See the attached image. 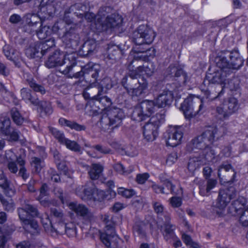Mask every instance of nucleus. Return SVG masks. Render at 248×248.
Listing matches in <instances>:
<instances>
[{"mask_svg":"<svg viewBox=\"0 0 248 248\" xmlns=\"http://www.w3.org/2000/svg\"><path fill=\"white\" fill-rule=\"evenodd\" d=\"M0 201L5 210L12 212L14 210L15 205L12 199H9L7 200L2 195H0Z\"/></svg>","mask_w":248,"mask_h":248,"instance_id":"5fc2aeb1","label":"nucleus"},{"mask_svg":"<svg viewBox=\"0 0 248 248\" xmlns=\"http://www.w3.org/2000/svg\"><path fill=\"white\" fill-rule=\"evenodd\" d=\"M11 123L9 118H5L3 120H0V132L4 135H8L10 133L9 128Z\"/></svg>","mask_w":248,"mask_h":248,"instance_id":"864d4df0","label":"nucleus"},{"mask_svg":"<svg viewBox=\"0 0 248 248\" xmlns=\"http://www.w3.org/2000/svg\"><path fill=\"white\" fill-rule=\"evenodd\" d=\"M114 169L118 172L124 175H127L131 173L133 170V168L125 170V168L121 163H117L114 165Z\"/></svg>","mask_w":248,"mask_h":248,"instance_id":"0e129e2a","label":"nucleus"},{"mask_svg":"<svg viewBox=\"0 0 248 248\" xmlns=\"http://www.w3.org/2000/svg\"><path fill=\"white\" fill-rule=\"evenodd\" d=\"M103 167L99 164H93L88 171V174L92 180H97L101 176Z\"/></svg>","mask_w":248,"mask_h":248,"instance_id":"4c0bfd02","label":"nucleus"},{"mask_svg":"<svg viewBox=\"0 0 248 248\" xmlns=\"http://www.w3.org/2000/svg\"><path fill=\"white\" fill-rule=\"evenodd\" d=\"M148 84L147 81L143 78H141L137 84L138 86H135L131 90H129L128 94L132 97H140L145 93Z\"/></svg>","mask_w":248,"mask_h":248,"instance_id":"c85d7f7f","label":"nucleus"},{"mask_svg":"<svg viewBox=\"0 0 248 248\" xmlns=\"http://www.w3.org/2000/svg\"><path fill=\"white\" fill-rule=\"evenodd\" d=\"M37 103L35 106H37L38 111L40 114H43L45 115L51 114L53 112L51 103L49 102L46 101H39L37 100Z\"/></svg>","mask_w":248,"mask_h":248,"instance_id":"c9c22d12","label":"nucleus"},{"mask_svg":"<svg viewBox=\"0 0 248 248\" xmlns=\"http://www.w3.org/2000/svg\"><path fill=\"white\" fill-rule=\"evenodd\" d=\"M96 42L93 39L86 41L78 51L79 55L86 57L93 55L96 49Z\"/></svg>","mask_w":248,"mask_h":248,"instance_id":"4be33fe9","label":"nucleus"},{"mask_svg":"<svg viewBox=\"0 0 248 248\" xmlns=\"http://www.w3.org/2000/svg\"><path fill=\"white\" fill-rule=\"evenodd\" d=\"M201 164V160L198 157H193L190 159L187 168L190 171H194L198 168Z\"/></svg>","mask_w":248,"mask_h":248,"instance_id":"bf43d9fd","label":"nucleus"},{"mask_svg":"<svg viewBox=\"0 0 248 248\" xmlns=\"http://www.w3.org/2000/svg\"><path fill=\"white\" fill-rule=\"evenodd\" d=\"M167 73L171 77L176 78V80H178L180 85L185 84L187 76L181 68L171 65L167 68Z\"/></svg>","mask_w":248,"mask_h":248,"instance_id":"412c9836","label":"nucleus"},{"mask_svg":"<svg viewBox=\"0 0 248 248\" xmlns=\"http://www.w3.org/2000/svg\"><path fill=\"white\" fill-rule=\"evenodd\" d=\"M238 191L233 186L220 189L217 199L216 206L221 209L225 208L231 200L236 198Z\"/></svg>","mask_w":248,"mask_h":248,"instance_id":"4468645a","label":"nucleus"},{"mask_svg":"<svg viewBox=\"0 0 248 248\" xmlns=\"http://www.w3.org/2000/svg\"><path fill=\"white\" fill-rule=\"evenodd\" d=\"M54 229L52 233V236L56 237L58 235H62L64 233L66 229V224L63 222H59L54 225Z\"/></svg>","mask_w":248,"mask_h":248,"instance_id":"3c124183","label":"nucleus"},{"mask_svg":"<svg viewBox=\"0 0 248 248\" xmlns=\"http://www.w3.org/2000/svg\"><path fill=\"white\" fill-rule=\"evenodd\" d=\"M107 58L112 62L120 59L124 54V50L120 46L109 44L107 48Z\"/></svg>","mask_w":248,"mask_h":248,"instance_id":"bb28decb","label":"nucleus"},{"mask_svg":"<svg viewBox=\"0 0 248 248\" xmlns=\"http://www.w3.org/2000/svg\"><path fill=\"white\" fill-rule=\"evenodd\" d=\"M183 132L181 128H173L168 133L167 144L171 147L179 145L183 138Z\"/></svg>","mask_w":248,"mask_h":248,"instance_id":"b1692460","label":"nucleus"},{"mask_svg":"<svg viewBox=\"0 0 248 248\" xmlns=\"http://www.w3.org/2000/svg\"><path fill=\"white\" fill-rule=\"evenodd\" d=\"M203 104L202 99L193 95H189L185 99L181 106V109L185 117L190 119L202 113Z\"/></svg>","mask_w":248,"mask_h":248,"instance_id":"423d86ee","label":"nucleus"},{"mask_svg":"<svg viewBox=\"0 0 248 248\" xmlns=\"http://www.w3.org/2000/svg\"><path fill=\"white\" fill-rule=\"evenodd\" d=\"M99 86H101L104 91L107 92L108 90L111 89L114 86V82L112 79L108 77L103 78L100 82H98Z\"/></svg>","mask_w":248,"mask_h":248,"instance_id":"603ef678","label":"nucleus"},{"mask_svg":"<svg viewBox=\"0 0 248 248\" xmlns=\"http://www.w3.org/2000/svg\"><path fill=\"white\" fill-rule=\"evenodd\" d=\"M16 157L14 154L9 151L6 154V157L7 160V167L9 170L13 173H16L18 171V168L15 162V159L13 157Z\"/></svg>","mask_w":248,"mask_h":248,"instance_id":"58836bf2","label":"nucleus"},{"mask_svg":"<svg viewBox=\"0 0 248 248\" xmlns=\"http://www.w3.org/2000/svg\"><path fill=\"white\" fill-rule=\"evenodd\" d=\"M26 82L34 92H39L42 94L46 93V90L44 86L36 83L32 78H27Z\"/></svg>","mask_w":248,"mask_h":248,"instance_id":"de8ad7c7","label":"nucleus"},{"mask_svg":"<svg viewBox=\"0 0 248 248\" xmlns=\"http://www.w3.org/2000/svg\"><path fill=\"white\" fill-rule=\"evenodd\" d=\"M48 52L49 56L45 62V66L48 68H53L58 66L65 65L64 69H61L60 72L69 78H80L85 75L87 78L91 75L96 79L100 71L99 65L95 64L92 66L86 65L78 72H74L73 68L77 65L76 57L73 54L65 55L60 50H55L53 52Z\"/></svg>","mask_w":248,"mask_h":248,"instance_id":"f257e3e1","label":"nucleus"},{"mask_svg":"<svg viewBox=\"0 0 248 248\" xmlns=\"http://www.w3.org/2000/svg\"><path fill=\"white\" fill-rule=\"evenodd\" d=\"M42 21L37 14H27L23 18L22 28L25 32L29 33L34 32L42 26Z\"/></svg>","mask_w":248,"mask_h":248,"instance_id":"f3484780","label":"nucleus"},{"mask_svg":"<svg viewBox=\"0 0 248 248\" xmlns=\"http://www.w3.org/2000/svg\"><path fill=\"white\" fill-rule=\"evenodd\" d=\"M165 121L164 113H156L143 127L144 138L148 141L154 140L157 136V129Z\"/></svg>","mask_w":248,"mask_h":248,"instance_id":"1a4fd4ad","label":"nucleus"},{"mask_svg":"<svg viewBox=\"0 0 248 248\" xmlns=\"http://www.w3.org/2000/svg\"><path fill=\"white\" fill-rule=\"evenodd\" d=\"M99 66H100L99 65ZM100 67V71L96 79L93 78L91 75L88 76L89 77L87 78L86 77L85 75L82 76V77H84L86 79H89L90 77L93 79V83L86 88L83 92V95L86 99H91V100L96 101L100 98V96L107 93L106 91H104L101 86H99L97 82V79L99 77V74L101 72V67ZM80 78H81V77Z\"/></svg>","mask_w":248,"mask_h":248,"instance_id":"ddd939ff","label":"nucleus"},{"mask_svg":"<svg viewBox=\"0 0 248 248\" xmlns=\"http://www.w3.org/2000/svg\"><path fill=\"white\" fill-rule=\"evenodd\" d=\"M95 189L91 187L84 188L83 187H78L76 190V192L78 195L81 197L82 200L93 198V195L95 193Z\"/></svg>","mask_w":248,"mask_h":248,"instance_id":"e433bc0d","label":"nucleus"},{"mask_svg":"<svg viewBox=\"0 0 248 248\" xmlns=\"http://www.w3.org/2000/svg\"><path fill=\"white\" fill-rule=\"evenodd\" d=\"M163 221L165 222L163 235L165 240L167 241L170 239L174 240L175 235L173 231L175 227L170 222V216L169 214H166L165 215V219Z\"/></svg>","mask_w":248,"mask_h":248,"instance_id":"c756f323","label":"nucleus"},{"mask_svg":"<svg viewBox=\"0 0 248 248\" xmlns=\"http://www.w3.org/2000/svg\"><path fill=\"white\" fill-rule=\"evenodd\" d=\"M59 124L63 126H67L72 130L77 132L85 131L86 126L84 124H80L74 121L67 120L64 118H60L59 120Z\"/></svg>","mask_w":248,"mask_h":248,"instance_id":"7c9ffc66","label":"nucleus"},{"mask_svg":"<svg viewBox=\"0 0 248 248\" xmlns=\"http://www.w3.org/2000/svg\"><path fill=\"white\" fill-rule=\"evenodd\" d=\"M87 7L85 4L78 3L71 5L66 11V13H73L79 18H83V13L86 12Z\"/></svg>","mask_w":248,"mask_h":248,"instance_id":"f704fd0d","label":"nucleus"},{"mask_svg":"<svg viewBox=\"0 0 248 248\" xmlns=\"http://www.w3.org/2000/svg\"><path fill=\"white\" fill-rule=\"evenodd\" d=\"M155 106L156 105L154 100H145L142 101L134 108L132 118L138 122L145 120L154 112Z\"/></svg>","mask_w":248,"mask_h":248,"instance_id":"9d476101","label":"nucleus"},{"mask_svg":"<svg viewBox=\"0 0 248 248\" xmlns=\"http://www.w3.org/2000/svg\"><path fill=\"white\" fill-rule=\"evenodd\" d=\"M53 192L56 197L58 198L62 204L67 202V195L64 193L63 190L58 187H55L53 189Z\"/></svg>","mask_w":248,"mask_h":248,"instance_id":"4d7b16f0","label":"nucleus"},{"mask_svg":"<svg viewBox=\"0 0 248 248\" xmlns=\"http://www.w3.org/2000/svg\"><path fill=\"white\" fill-rule=\"evenodd\" d=\"M236 172L230 164L222 163L218 170V176L222 180L233 181Z\"/></svg>","mask_w":248,"mask_h":248,"instance_id":"aec40b11","label":"nucleus"},{"mask_svg":"<svg viewBox=\"0 0 248 248\" xmlns=\"http://www.w3.org/2000/svg\"><path fill=\"white\" fill-rule=\"evenodd\" d=\"M20 94L22 99L26 102H29L33 106L37 104L38 98L35 93L30 89L27 88H22L20 90Z\"/></svg>","mask_w":248,"mask_h":248,"instance_id":"473e14b6","label":"nucleus"},{"mask_svg":"<svg viewBox=\"0 0 248 248\" xmlns=\"http://www.w3.org/2000/svg\"><path fill=\"white\" fill-rule=\"evenodd\" d=\"M62 144L64 145L67 148L72 151L77 153L81 152L80 146L74 140H71L66 138Z\"/></svg>","mask_w":248,"mask_h":248,"instance_id":"49530a36","label":"nucleus"},{"mask_svg":"<svg viewBox=\"0 0 248 248\" xmlns=\"http://www.w3.org/2000/svg\"><path fill=\"white\" fill-rule=\"evenodd\" d=\"M107 7H103L98 12V17L95 22L96 30L98 31H107L108 29H115L121 26L123 22V18L121 16L117 14H112L108 16L105 18V14L104 11H106Z\"/></svg>","mask_w":248,"mask_h":248,"instance_id":"39448f33","label":"nucleus"},{"mask_svg":"<svg viewBox=\"0 0 248 248\" xmlns=\"http://www.w3.org/2000/svg\"><path fill=\"white\" fill-rule=\"evenodd\" d=\"M55 46L54 40L49 39L44 42H39L31 45L26 50V55L30 58H41L49 52Z\"/></svg>","mask_w":248,"mask_h":248,"instance_id":"6e6552de","label":"nucleus"},{"mask_svg":"<svg viewBox=\"0 0 248 248\" xmlns=\"http://www.w3.org/2000/svg\"><path fill=\"white\" fill-rule=\"evenodd\" d=\"M247 203L246 199L244 197H239L232 201L229 206V211L232 216H240L243 210V207Z\"/></svg>","mask_w":248,"mask_h":248,"instance_id":"393cba45","label":"nucleus"},{"mask_svg":"<svg viewBox=\"0 0 248 248\" xmlns=\"http://www.w3.org/2000/svg\"><path fill=\"white\" fill-rule=\"evenodd\" d=\"M80 39L78 27L75 25L67 28L61 38L65 48L71 49L69 51L70 54H73L76 50Z\"/></svg>","mask_w":248,"mask_h":248,"instance_id":"9b49d317","label":"nucleus"},{"mask_svg":"<svg viewBox=\"0 0 248 248\" xmlns=\"http://www.w3.org/2000/svg\"><path fill=\"white\" fill-rule=\"evenodd\" d=\"M64 233H66L69 237L76 236L77 231L75 224L72 222L66 223V229Z\"/></svg>","mask_w":248,"mask_h":248,"instance_id":"13d9d810","label":"nucleus"},{"mask_svg":"<svg viewBox=\"0 0 248 248\" xmlns=\"http://www.w3.org/2000/svg\"><path fill=\"white\" fill-rule=\"evenodd\" d=\"M155 37L154 31L146 25H140L132 33V39L135 44H150Z\"/></svg>","mask_w":248,"mask_h":248,"instance_id":"f8f14e48","label":"nucleus"},{"mask_svg":"<svg viewBox=\"0 0 248 248\" xmlns=\"http://www.w3.org/2000/svg\"><path fill=\"white\" fill-rule=\"evenodd\" d=\"M48 129L49 132L58 140V142L62 144L66 139L63 132L51 126H49Z\"/></svg>","mask_w":248,"mask_h":248,"instance_id":"8fccbe9b","label":"nucleus"},{"mask_svg":"<svg viewBox=\"0 0 248 248\" xmlns=\"http://www.w3.org/2000/svg\"><path fill=\"white\" fill-rule=\"evenodd\" d=\"M152 204L154 211L157 214L158 217L164 220L165 219V215L168 213L164 211L163 205L161 203L156 202H153Z\"/></svg>","mask_w":248,"mask_h":248,"instance_id":"09e8293b","label":"nucleus"},{"mask_svg":"<svg viewBox=\"0 0 248 248\" xmlns=\"http://www.w3.org/2000/svg\"><path fill=\"white\" fill-rule=\"evenodd\" d=\"M118 193L126 198H129L135 195V193L133 189H125L124 187L118 188Z\"/></svg>","mask_w":248,"mask_h":248,"instance_id":"680f3d73","label":"nucleus"},{"mask_svg":"<svg viewBox=\"0 0 248 248\" xmlns=\"http://www.w3.org/2000/svg\"><path fill=\"white\" fill-rule=\"evenodd\" d=\"M19 219L23 224L29 225L31 228L34 230H37L38 227L37 221L32 218H19Z\"/></svg>","mask_w":248,"mask_h":248,"instance_id":"338daca9","label":"nucleus"},{"mask_svg":"<svg viewBox=\"0 0 248 248\" xmlns=\"http://www.w3.org/2000/svg\"><path fill=\"white\" fill-rule=\"evenodd\" d=\"M3 235L0 236V248H4L5 244L9 239V235L13 232L14 230L9 227L7 229L3 228L0 231Z\"/></svg>","mask_w":248,"mask_h":248,"instance_id":"a18cd8bd","label":"nucleus"},{"mask_svg":"<svg viewBox=\"0 0 248 248\" xmlns=\"http://www.w3.org/2000/svg\"><path fill=\"white\" fill-rule=\"evenodd\" d=\"M225 88L229 89L232 94H240V81L237 78L233 77L232 78H227Z\"/></svg>","mask_w":248,"mask_h":248,"instance_id":"72a5a7b5","label":"nucleus"},{"mask_svg":"<svg viewBox=\"0 0 248 248\" xmlns=\"http://www.w3.org/2000/svg\"><path fill=\"white\" fill-rule=\"evenodd\" d=\"M203 159H204L205 162L209 163L212 162L215 157V154L214 151L211 149L209 146L204 148L202 149Z\"/></svg>","mask_w":248,"mask_h":248,"instance_id":"c03bdc74","label":"nucleus"},{"mask_svg":"<svg viewBox=\"0 0 248 248\" xmlns=\"http://www.w3.org/2000/svg\"><path fill=\"white\" fill-rule=\"evenodd\" d=\"M215 69L213 72L209 69L203 83L204 85L209 84V87L215 88V92L218 97H221L225 92L226 81L228 77L232 73L231 70H227L225 68L218 67Z\"/></svg>","mask_w":248,"mask_h":248,"instance_id":"f03ea898","label":"nucleus"},{"mask_svg":"<svg viewBox=\"0 0 248 248\" xmlns=\"http://www.w3.org/2000/svg\"><path fill=\"white\" fill-rule=\"evenodd\" d=\"M135 73H129L128 75H125L121 80L122 86L126 90L128 93V91L131 90L133 88L137 85L140 79H138L140 75Z\"/></svg>","mask_w":248,"mask_h":248,"instance_id":"5701e85b","label":"nucleus"},{"mask_svg":"<svg viewBox=\"0 0 248 248\" xmlns=\"http://www.w3.org/2000/svg\"><path fill=\"white\" fill-rule=\"evenodd\" d=\"M38 16L40 17V19L43 21L46 19H48L53 14L54 10L52 5H48L46 7H39Z\"/></svg>","mask_w":248,"mask_h":248,"instance_id":"a19ab883","label":"nucleus"},{"mask_svg":"<svg viewBox=\"0 0 248 248\" xmlns=\"http://www.w3.org/2000/svg\"><path fill=\"white\" fill-rule=\"evenodd\" d=\"M105 233L100 234V239L108 248H122L117 244L111 241V238H115L117 235L115 233L114 224L113 222L106 224Z\"/></svg>","mask_w":248,"mask_h":248,"instance_id":"a211bd4d","label":"nucleus"},{"mask_svg":"<svg viewBox=\"0 0 248 248\" xmlns=\"http://www.w3.org/2000/svg\"><path fill=\"white\" fill-rule=\"evenodd\" d=\"M50 216L60 220H62L64 217L63 211L60 208L56 207L50 208Z\"/></svg>","mask_w":248,"mask_h":248,"instance_id":"052dcab7","label":"nucleus"},{"mask_svg":"<svg viewBox=\"0 0 248 248\" xmlns=\"http://www.w3.org/2000/svg\"><path fill=\"white\" fill-rule=\"evenodd\" d=\"M69 28V25H66V23L64 21H59L55 23L51 30L52 31L57 33L61 39L62 36L65 33V30Z\"/></svg>","mask_w":248,"mask_h":248,"instance_id":"ea45409f","label":"nucleus"},{"mask_svg":"<svg viewBox=\"0 0 248 248\" xmlns=\"http://www.w3.org/2000/svg\"><path fill=\"white\" fill-rule=\"evenodd\" d=\"M51 28L49 26H44L40 27V29L38 30L37 29L34 31L35 34L38 36V38L40 40H44L47 37L50 35L51 33Z\"/></svg>","mask_w":248,"mask_h":248,"instance_id":"37998d69","label":"nucleus"},{"mask_svg":"<svg viewBox=\"0 0 248 248\" xmlns=\"http://www.w3.org/2000/svg\"><path fill=\"white\" fill-rule=\"evenodd\" d=\"M221 136L218 134V129L216 127L209 126L202 134L192 139L187 145V150L192 151L194 149H202L212 144Z\"/></svg>","mask_w":248,"mask_h":248,"instance_id":"7ed1b4c3","label":"nucleus"},{"mask_svg":"<svg viewBox=\"0 0 248 248\" xmlns=\"http://www.w3.org/2000/svg\"><path fill=\"white\" fill-rule=\"evenodd\" d=\"M239 221L243 226H248V207L243 211L240 216Z\"/></svg>","mask_w":248,"mask_h":248,"instance_id":"774afa93","label":"nucleus"},{"mask_svg":"<svg viewBox=\"0 0 248 248\" xmlns=\"http://www.w3.org/2000/svg\"><path fill=\"white\" fill-rule=\"evenodd\" d=\"M173 97L171 93H164L163 91L157 96L154 100L155 105L158 108H164L169 107L172 102Z\"/></svg>","mask_w":248,"mask_h":248,"instance_id":"a878e982","label":"nucleus"},{"mask_svg":"<svg viewBox=\"0 0 248 248\" xmlns=\"http://www.w3.org/2000/svg\"><path fill=\"white\" fill-rule=\"evenodd\" d=\"M239 108L237 100L234 97L230 98L222 106L216 108V112L220 119H228L230 115L236 112Z\"/></svg>","mask_w":248,"mask_h":248,"instance_id":"2eb2a0df","label":"nucleus"},{"mask_svg":"<svg viewBox=\"0 0 248 248\" xmlns=\"http://www.w3.org/2000/svg\"><path fill=\"white\" fill-rule=\"evenodd\" d=\"M19 218H33L39 217V213L36 206L26 204L17 209Z\"/></svg>","mask_w":248,"mask_h":248,"instance_id":"6ab92c4d","label":"nucleus"},{"mask_svg":"<svg viewBox=\"0 0 248 248\" xmlns=\"http://www.w3.org/2000/svg\"><path fill=\"white\" fill-rule=\"evenodd\" d=\"M143 72L148 77L151 76L155 70V66L153 62H149L147 65L142 66Z\"/></svg>","mask_w":248,"mask_h":248,"instance_id":"e2e57ef3","label":"nucleus"},{"mask_svg":"<svg viewBox=\"0 0 248 248\" xmlns=\"http://www.w3.org/2000/svg\"><path fill=\"white\" fill-rule=\"evenodd\" d=\"M144 228L145 225L144 224L136 222L133 226V232L135 234L142 238L145 236Z\"/></svg>","mask_w":248,"mask_h":248,"instance_id":"6e6d98bb","label":"nucleus"},{"mask_svg":"<svg viewBox=\"0 0 248 248\" xmlns=\"http://www.w3.org/2000/svg\"><path fill=\"white\" fill-rule=\"evenodd\" d=\"M69 207L78 217L87 222H89L94 219L93 213L84 204L78 203L77 202H71L69 204Z\"/></svg>","mask_w":248,"mask_h":248,"instance_id":"dca6fc26","label":"nucleus"},{"mask_svg":"<svg viewBox=\"0 0 248 248\" xmlns=\"http://www.w3.org/2000/svg\"><path fill=\"white\" fill-rule=\"evenodd\" d=\"M136 46L133 49V51L135 55H140L141 54H144L146 51V48H148V46H147V44H142L141 45L136 44Z\"/></svg>","mask_w":248,"mask_h":248,"instance_id":"69168bd1","label":"nucleus"},{"mask_svg":"<svg viewBox=\"0 0 248 248\" xmlns=\"http://www.w3.org/2000/svg\"><path fill=\"white\" fill-rule=\"evenodd\" d=\"M10 115L13 121L17 125H21L23 124L24 118L17 108L14 107L11 109Z\"/></svg>","mask_w":248,"mask_h":248,"instance_id":"79ce46f5","label":"nucleus"},{"mask_svg":"<svg viewBox=\"0 0 248 248\" xmlns=\"http://www.w3.org/2000/svg\"><path fill=\"white\" fill-rule=\"evenodd\" d=\"M143 60L140 55H135L132 61L128 65V69L129 73H135L140 75L143 72V65H141Z\"/></svg>","mask_w":248,"mask_h":248,"instance_id":"cd10ccee","label":"nucleus"},{"mask_svg":"<svg viewBox=\"0 0 248 248\" xmlns=\"http://www.w3.org/2000/svg\"><path fill=\"white\" fill-rule=\"evenodd\" d=\"M216 65L227 70L238 69L243 65L244 59L237 50L225 51L215 58Z\"/></svg>","mask_w":248,"mask_h":248,"instance_id":"20e7f679","label":"nucleus"},{"mask_svg":"<svg viewBox=\"0 0 248 248\" xmlns=\"http://www.w3.org/2000/svg\"><path fill=\"white\" fill-rule=\"evenodd\" d=\"M124 116V112L119 108H110L103 114L100 119L102 128L105 130L118 127Z\"/></svg>","mask_w":248,"mask_h":248,"instance_id":"0eeeda50","label":"nucleus"},{"mask_svg":"<svg viewBox=\"0 0 248 248\" xmlns=\"http://www.w3.org/2000/svg\"><path fill=\"white\" fill-rule=\"evenodd\" d=\"M30 163L32 172L36 174H39L45 166L44 159L36 156H32Z\"/></svg>","mask_w":248,"mask_h":248,"instance_id":"2f4dec72","label":"nucleus"}]
</instances>
